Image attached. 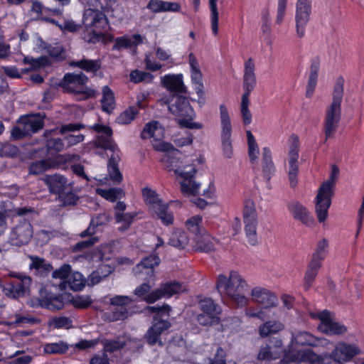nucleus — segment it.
<instances>
[{
    "label": "nucleus",
    "mask_w": 364,
    "mask_h": 364,
    "mask_svg": "<svg viewBox=\"0 0 364 364\" xmlns=\"http://www.w3.org/2000/svg\"><path fill=\"white\" fill-rule=\"evenodd\" d=\"M90 128L100 134L93 142L95 146L109 149L113 152L107 165L108 175L114 183H121L123 176L117 166L119 160V150L117 145L112 141V129L102 124H95Z\"/></svg>",
    "instance_id": "nucleus-1"
},
{
    "label": "nucleus",
    "mask_w": 364,
    "mask_h": 364,
    "mask_svg": "<svg viewBox=\"0 0 364 364\" xmlns=\"http://www.w3.org/2000/svg\"><path fill=\"white\" fill-rule=\"evenodd\" d=\"M216 287L221 294L228 296L238 306L243 307L248 304L249 299L244 294L248 291L249 286L237 272L231 271L228 277L220 274Z\"/></svg>",
    "instance_id": "nucleus-2"
},
{
    "label": "nucleus",
    "mask_w": 364,
    "mask_h": 364,
    "mask_svg": "<svg viewBox=\"0 0 364 364\" xmlns=\"http://www.w3.org/2000/svg\"><path fill=\"white\" fill-rule=\"evenodd\" d=\"M343 77L337 79L333 92L331 105L326 108L324 119V133L326 140L331 138L336 132L341 118V102L343 96Z\"/></svg>",
    "instance_id": "nucleus-3"
},
{
    "label": "nucleus",
    "mask_w": 364,
    "mask_h": 364,
    "mask_svg": "<svg viewBox=\"0 0 364 364\" xmlns=\"http://www.w3.org/2000/svg\"><path fill=\"white\" fill-rule=\"evenodd\" d=\"M339 176V169L336 165L331 166L329 178L324 181L318 190L315 198V211L319 223H323L328 216V210L333 196V188Z\"/></svg>",
    "instance_id": "nucleus-4"
},
{
    "label": "nucleus",
    "mask_w": 364,
    "mask_h": 364,
    "mask_svg": "<svg viewBox=\"0 0 364 364\" xmlns=\"http://www.w3.org/2000/svg\"><path fill=\"white\" fill-rule=\"evenodd\" d=\"M82 22L85 28L82 34L85 41L95 43L102 38V31L108 24L107 18L102 11L86 9L83 13Z\"/></svg>",
    "instance_id": "nucleus-5"
},
{
    "label": "nucleus",
    "mask_w": 364,
    "mask_h": 364,
    "mask_svg": "<svg viewBox=\"0 0 364 364\" xmlns=\"http://www.w3.org/2000/svg\"><path fill=\"white\" fill-rule=\"evenodd\" d=\"M164 103L168 104V110L177 117L181 127L196 129L203 128L202 124L192 121L194 111L186 97L173 95L170 102L164 101Z\"/></svg>",
    "instance_id": "nucleus-6"
},
{
    "label": "nucleus",
    "mask_w": 364,
    "mask_h": 364,
    "mask_svg": "<svg viewBox=\"0 0 364 364\" xmlns=\"http://www.w3.org/2000/svg\"><path fill=\"white\" fill-rule=\"evenodd\" d=\"M88 77L82 73H67L59 82L63 90L75 95L78 100H84L96 95L95 90L86 85Z\"/></svg>",
    "instance_id": "nucleus-7"
},
{
    "label": "nucleus",
    "mask_w": 364,
    "mask_h": 364,
    "mask_svg": "<svg viewBox=\"0 0 364 364\" xmlns=\"http://www.w3.org/2000/svg\"><path fill=\"white\" fill-rule=\"evenodd\" d=\"M142 195L146 204L149 206L152 214H155L165 225H171L173 222V215L169 210L168 204L165 203L157 193L146 187L142 190Z\"/></svg>",
    "instance_id": "nucleus-8"
},
{
    "label": "nucleus",
    "mask_w": 364,
    "mask_h": 364,
    "mask_svg": "<svg viewBox=\"0 0 364 364\" xmlns=\"http://www.w3.org/2000/svg\"><path fill=\"white\" fill-rule=\"evenodd\" d=\"M220 139L223 154L225 158L230 159L233 155L232 140V125L229 111L224 104L220 105Z\"/></svg>",
    "instance_id": "nucleus-9"
},
{
    "label": "nucleus",
    "mask_w": 364,
    "mask_h": 364,
    "mask_svg": "<svg viewBox=\"0 0 364 364\" xmlns=\"http://www.w3.org/2000/svg\"><path fill=\"white\" fill-rule=\"evenodd\" d=\"M200 162L199 159H196L191 164H182L176 169V174L183 178L181 183V190L186 196H195L199 192L200 184L193 178L196 173V163Z\"/></svg>",
    "instance_id": "nucleus-10"
},
{
    "label": "nucleus",
    "mask_w": 364,
    "mask_h": 364,
    "mask_svg": "<svg viewBox=\"0 0 364 364\" xmlns=\"http://www.w3.org/2000/svg\"><path fill=\"white\" fill-rule=\"evenodd\" d=\"M43 126V118L39 114L21 116L17 126L12 129L11 136L18 139L38 132Z\"/></svg>",
    "instance_id": "nucleus-11"
},
{
    "label": "nucleus",
    "mask_w": 364,
    "mask_h": 364,
    "mask_svg": "<svg viewBox=\"0 0 364 364\" xmlns=\"http://www.w3.org/2000/svg\"><path fill=\"white\" fill-rule=\"evenodd\" d=\"M299 146L298 136L291 134L288 140L287 149L288 176L291 187H295L297 183Z\"/></svg>",
    "instance_id": "nucleus-12"
},
{
    "label": "nucleus",
    "mask_w": 364,
    "mask_h": 364,
    "mask_svg": "<svg viewBox=\"0 0 364 364\" xmlns=\"http://www.w3.org/2000/svg\"><path fill=\"white\" fill-rule=\"evenodd\" d=\"M360 354L361 349L358 344L340 341L335 345L328 357L333 364H344Z\"/></svg>",
    "instance_id": "nucleus-13"
},
{
    "label": "nucleus",
    "mask_w": 364,
    "mask_h": 364,
    "mask_svg": "<svg viewBox=\"0 0 364 364\" xmlns=\"http://www.w3.org/2000/svg\"><path fill=\"white\" fill-rule=\"evenodd\" d=\"M33 235L32 225L28 220H23L11 229L8 242L11 245L19 247L28 244Z\"/></svg>",
    "instance_id": "nucleus-14"
},
{
    "label": "nucleus",
    "mask_w": 364,
    "mask_h": 364,
    "mask_svg": "<svg viewBox=\"0 0 364 364\" xmlns=\"http://www.w3.org/2000/svg\"><path fill=\"white\" fill-rule=\"evenodd\" d=\"M310 316L311 318H318L320 321L318 328L322 333L332 336L343 335L347 332V327L334 321L328 311L311 312Z\"/></svg>",
    "instance_id": "nucleus-15"
},
{
    "label": "nucleus",
    "mask_w": 364,
    "mask_h": 364,
    "mask_svg": "<svg viewBox=\"0 0 364 364\" xmlns=\"http://www.w3.org/2000/svg\"><path fill=\"white\" fill-rule=\"evenodd\" d=\"M326 356L316 354L312 350H296L291 348L285 354V358L292 362H308L309 364H333L332 361L325 363Z\"/></svg>",
    "instance_id": "nucleus-16"
},
{
    "label": "nucleus",
    "mask_w": 364,
    "mask_h": 364,
    "mask_svg": "<svg viewBox=\"0 0 364 364\" xmlns=\"http://www.w3.org/2000/svg\"><path fill=\"white\" fill-rule=\"evenodd\" d=\"M186 288L178 282H170L162 284L158 289L150 292L144 299L146 303L152 304L162 297H171L185 291Z\"/></svg>",
    "instance_id": "nucleus-17"
},
{
    "label": "nucleus",
    "mask_w": 364,
    "mask_h": 364,
    "mask_svg": "<svg viewBox=\"0 0 364 364\" xmlns=\"http://www.w3.org/2000/svg\"><path fill=\"white\" fill-rule=\"evenodd\" d=\"M311 0H298L296 4L295 21L298 37L305 34V28L311 12Z\"/></svg>",
    "instance_id": "nucleus-18"
},
{
    "label": "nucleus",
    "mask_w": 364,
    "mask_h": 364,
    "mask_svg": "<svg viewBox=\"0 0 364 364\" xmlns=\"http://www.w3.org/2000/svg\"><path fill=\"white\" fill-rule=\"evenodd\" d=\"M155 149L166 152L162 158L166 168L168 171H173L176 173V169L179 168L182 162L180 161L178 155L180 152L173 148V145L165 142H157L154 144Z\"/></svg>",
    "instance_id": "nucleus-19"
},
{
    "label": "nucleus",
    "mask_w": 364,
    "mask_h": 364,
    "mask_svg": "<svg viewBox=\"0 0 364 364\" xmlns=\"http://www.w3.org/2000/svg\"><path fill=\"white\" fill-rule=\"evenodd\" d=\"M291 345L308 346L315 348H328L332 343L325 338H318L306 331H299L293 333L291 341Z\"/></svg>",
    "instance_id": "nucleus-20"
},
{
    "label": "nucleus",
    "mask_w": 364,
    "mask_h": 364,
    "mask_svg": "<svg viewBox=\"0 0 364 364\" xmlns=\"http://www.w3.org/2000/svg\"><path fill=\"white\" fill-rule=\"evenodd\" d=\"M14 277L18 278L16 281L12 282L4 287V294L10 298L16 299L23 296L25 293L28 290L31 283V279L26 275L14 274Z\"/></svg>",
    "instance_id": "nucleus-21"
},
{
    "label": "nucleus",
    "mask_w": 364,
    "mask_h": 364,
    "mask_svg": "<svg viewBox=\"0 0 364 364\" xmlns=\"http://www.w3.org/2000/svg\"><path fill=\"white\" fill-rule=\"evenodd\" d=\"M160 263V258L156 255H150L144 258L141 262L137 264L133 269L135 276L149 281L154 276V268Z\"/></svg>",
    "instance_id": "nucleus-22"
},
{
    "label": "nucleus",
    "mask_w": 364,
    "mask_h": 364,
    "mask_svg": "<svg viewBox=\"0 0 364 364\" xmlns=\"http://www.w3.org/2000/svg\"><path fill=\"white\" fill-rule=\"evenodd\" d=\"M257 85L255 75V65L252 58H249L245 62L242 76V89L244 93L242 96L250 97L251 92Z\"/></svg>",
    "instance_id": "nucleus-23"
},
{
    "label": "nucleus",
    "mask_w": 364,
    "mask_h": 364,
    "mask_svg": "<svg viewBox=\"0 0 364 364\" xmlns=\"http://www.w3.org/2000/svg\"><path fill=\"white\" fill-rule=\"evenodd\" d=\"M252 300L264 309H269L277 304V298L274 294L267 289L256 287L251 290Z\"/></svg>",
    "instance_id": "nucleus-24"
},
{
    "label": "nucleus",
    "mask_w": 364,
    "mask_h": 364,
    "mask_svg": "<svg viewBox=\"0 0 364 364\" xmlns=\"http://www.w3.org/2000/svg\"><path fill=\"white\" fill-rule=\"evenodd\" d=\"M287 209L295 220L300 221L307 227L314 226V218L310 215L307 208L299 202L291 201L288 204Z\"/></svg>",
    "instance_id": "nucleus-25"
},
{
    "label": "nucleus",
    "mask_w": 364,
    "mask_h": 364,
    "mask_svg": "<svg viewBox=\"0 0 364 364\" xmlns=\"http://www.w3.org/2000/svg\"><path fill=\"white\" fill-rule=\"evenodd\" d=\"M92 9H97L103 13L106 12L112 17L121 19L123 17L122 8L115 1L112 0H90L89 4Z\"/></svg>",
    "instance_id": "nucleus-26"
},
{
    "label": "nucleus",
    "mask_w": 364,
    "mask_h": 364,
    "mask_svg": "<svg viewBox=\"0 0 364 364\" xmlns=\"http://www.w3.org/2000/svg\"><path fill=\"white\" fill-rule=\"evenodd\" d=\"M134 300L128 296L123 295H116L110 298L109 304L119 308V310L113 311L112 319L113 321L123 320L128 316L129 312L127 306L130 305Z\"/></svg>",
    "instance_id": "nucleus-27"
},
{
    "label": "nucleus",
    "mask_w": 364,
    "mask_h": 364,
    "mask_svg": "<svg viewBox=\"0 0 364 364\" xmlns=\"http://www.w3.org/2000/svg\"><path fill=\"white\" fill-rule=\"evenodd\" d=\"M171 323L167 320L161 319L157 322L154 323L146 331L145 334V338L147 343L151 345L159 344L162 346L161 340V335L162 333L168 328H170Z\"/></svg>",
    "instance_id": "nucleus-28"
},
{
    "label": "nucleus",
    "mask_w": 364,
    "mask_h": 364,
    "mask_svg": "<svg viewBox=\"0 0 364 364\" xmlns=\"http://www.w3.org/2000/svg\"><path fill=\"white\" fill-rule=\"evenodd\" d=\"M161 83L170 92L185 93L186 87L182 74H167L161 77Z\"/></svg>",
    "instance_id": "nucleus-29"
},
{
    "label": "nucleus",
    "mask_w": 364,
    "mask_h": 364,
    "mask_svg": "<svg viewBox=\"0 0 364 364\" xmlns=\"http://www.w3.org/2000/svg\"><path fill=\"white\" fill-rule=\"evenodd\" d=\"M188 63L191 70V77L192 83L194 85V89L198 95L203 94V75L199 66L198 60L193 53L188 54Z\"/></svg>",
    "instance_id": "nucleus-30"
},
{
    "label": "nucleus",
    "mask_w": 364,
    "mask_h": 364,
    "mask_svg": "<svg viewBox=\"0 0 364 364\" xmlns=\"http://www.w3.org/2000/svg\"><path fill=\"white\" fill-rule=\"evenodd\" d=\"M284 353L281 340H276L274 346L266 345L261 347L257 358L261 360H270L279 358Z\"/></svg>",
    "instance_id": "nucleus-31"
},
{
    "label": "nucleus",
    "mask_w": 364,
    "mask_h": 364,
    "mask_svg": "<svg viewBox=\"0 0 364 364\" xmlns=\"http://www.w3.org/2000/svg\"><path fill=\"white\" fill-rule=\"evenodd\" d=\"M193 247L198 252H209L215 250V240L205 230L194 237Z\"/></svg>",
    "instance_id": "nucleus-32"
},
{
    "label": "nucleus",
    "mask_w": 364,
    "mask_h": 364,
    "mask_svg": "<svg viewBox=\"0 0 364 364\" xmlns=\"http://www.w3.org/2000/svg\"><path fill=\"white\" fill-rule=\"evenodd\" d=\"M51 193L61 196L68 186L66 178L63 176L55 174L46 176L44 178Z\"/></svg>",
    "instance_id": "nucleus-33"
},
{
    "label": "nucleus",
    "mask_w": 364,
    "mask_h": 364,
    "mask_svg": "<svg viewBox=\"0 0 364 364\" xmlns=\"http://www.w3.org/2000/svg\"><path fill=\"white\" fill-rule=\"evenodd\" d=\"M320 68V62L318 59L315 58L311 60L309 73L308 77V83L306 85V95L307 97L312 96L317 85L318 71Z\"/></svg>",
    "instance_id": "nucleus-34"
},
{
    "label": "nucleus",
    "mask_w": 364,
    "mask_h": 364,
    "mask_svg": "<svg viewBox=\"0 0 364 364\" xmlns=\"http://www.w3.org/2000/svg\"><path fill=\"white\" fill-rule=\"evenodd\" d=\"M164 129L157 122H151L146 124L143 129L141 136L143 139L153 138L156 141H159L164 137Z\"/></svg>",
    "instance_id": "nucleus-35"
},
{
    "label": "nucleus",
    "mask_w": 364,
    "mask_h": 364,
    "mask_svg": "<svg viewBox=\"0 0 364 364\" xmlns=\"http://www.w3.org/2000/svg\"><path fill=\"white\" fill-rule=\"evenodd\" d=\"M189 242L187 233L181 230L177 229L172 232L168 240V245L179 249H185Z\"/></svg>",
    "instance_id": "nucleus-36"
},
{
    "label": "nucleus",
    "mask_w": 364,
    "mask_h": 364,
    "mask_svg": "<svg viewBox=\"0 0 364 364\" xmlns=\"http://www.w3.org/2000/svg\"><path fill=\"white\" fill-rule=\"evenodd\" d=\"M262 171L265 178L269 180L273 175L275 168L272 160V153L268 147L262 149Z\"/></svg>",
    "instance_id": "nucleus-37"
},
{
    "label": "nucleus",
    "mask_w": 364,
    "mask_h": 364,
    "mask_svg": "<svg viewBox=\"0 0 364 364\" xmlns=\"http://www.w3.org/2000/svg\"><path fill=\"white\" fill-rule=\"evenodd\" d=\"M70 66L80 68L87 73H96L100 68V63L98 60L82 59L74 60L70 63Z\"/></svg>",
    "instance_id": "nucleus-38"
},
{
    "label": "nucleus",
    "mask_w": 364,
    "mask_h": 364,
    "mask_svg": "<svg viewBox=\"0 0 364 364\" xmlns=\"http://www.w3.org/2000/svg\"><path fill=\"white\" fill-rule=\"evenodd\" d=\"M136 216V213H120L115 212L114 218L117 223L121 224L119 230L124 232L129 229L134 218Z\"/></svg>",
    "instance_id": "nucleus-39"
},
{
    "label": "nucleus",
    "mask_w": 364,
    "mask_h": 364,
    "mask_svg": "<svg viewBox=\"0 0 364 364\" xmlns=\"http://www.w3.org/2000/svg\"><path fill=\"white\" fill-rule=\"evenodd\" d=\"M96 193L110 202H115L124 196V191L120 188H110L109 189L97 188Z\"/></svg>",
    "instance_id": "nucleus-40"
},
{
    "label": "nucleus",
    "mask_w": 364,
    "mask_h": 364,
    "mask_svg": "<svg viewBox=\"0 0 364 364\" xmlns=\"http://www.w3.org/2000/svg\"><path fill=\"white\" fill-rule=\"evenodd\" d=\"M246 136L248 146V156L252 164L257 162L259 154V149L256 139L251 131H246Z\"/></svg>",
    "instance_id": "nucleus-41"
},
{
    "label": "nucleus",
    "mask_w": 364,
    "mask_h": 364,
    "mask_svg": "<svg viewBox=\"0 0 364 364\" xmlns=\"http://www.w3.org/2000/svg\"><path fill=\"white\" fill-rule=\"evenodd\" d=\"M321 266L315 262H310L308 268L305 272L304 279V288L308 291L313 284V282L317 275L318 271Z\"/></svg>",
    "instance_id": "nucleus-42"
},
{
    "label": "nucleus",
    "mask_w": 364,
    "mask_h": 364,
    "mask_svg": "<svg viewBox=\"0 0 364 364\" xmlns=\"http://www.w3.org/2000/svg\"><path fill=\"white\" fill-rule=\"evenodd\" d=\"M101 104L102 110L107 113H110L114 109V93L108 86H105L102 88Z\"/></svg>",
    "instance_id": "nucleus-43"
},
{
    "label": "nucleus",
    "mask_w": 364,
    "mask_h": 364,
    "mask_svg": "<svg viewBox=\"0 0 364 364\" xmlns=\"http://www.w3.org/2000/svg\"><path fill=\"white\" fill-rule=\"evenodd\" d=\"M328 252V241L323 238L317 242L316 249L313 255L311 262H315L321 266Z\"/></svg>",
    "instance_id": "nucleus-44"
},
{
    "label": "nucleus",
    "mask_w": 364,
    "mask_h": 364,
    "mask_svg": "<svg viewBox=\"0 0 364 364\" xmlns=\"http://www.w3.org/2000/svg\"><path fill=\"white\" fill-rule=\"evenodd\" d=\"M54 130H46L44 132V137L46 139V147L49 152H60L64 149L63 140L60 138H49L51 136Z\"/></svg>",
    "instance_id": "nucleus-45"
},
{
    "label": "nucleus",
    "mask_w": 364,
    "mask_h": 364,
    "mask_svg": "<svg viewBox=\"0 0 364 364\" xmlns=\"http://www.w3.org/2000/svg\"><path fill=\"white\" fill-rule=\"evenodd\" d=\"M66 282L73 291H80L85 287L86 280L80 272H70Z\"/></svg>",
    "instance_id": "nucleus-46"
},
{
    "label": "nucleus",
    "mask_w": 364,
    "mask_h": 364,
    "mask_svg": "<svg viewBox=\"0 0 364 364\" xmlns=\"http://www.w3.org/2000/svg\"><path fill=\"white\" fill-rule=\"evenodd\" d=\"M41 305L49 310H59L63 307V302L60 296L47 295L41 300Z\"/></svg>",
    "instance_id": "nucleus-47"
},
{
    "label": "nucleus",
    "mask_w": 364,
    "mask_h": 364,
    "mask_svg": "<svg viewBox=\"0 0 364 364\" xmlns=\"http://www.w3.org/2000/svg\"><path fill=\"white\" fill-rule=\"evenodd\" d=\"M284 328V324L280 321H269L259 327V334L262 337L267 336L269 334L281 331Z\"/></svg>",
    "instance_id": "nucleus-48"
},
{
    "label": "nucleus",
    "mask_w": 364,
    "mask_h": 364,
    "mask_svg": "<svg viewBox=\"0 0 364 364\" xmlns=\"http://www.w3.org/2000/svg\"><path fill=\"white\" fill-rule=\"evenodd\" d=\"M68 349V344L63 341L48 343L43 346V351L48 354H63L66 353Z\"/></svg>",
    "instance_id": "nucleus-49"
},
{
    "label": "nucleus",
    "mask_w": 364,
    "mask_h": 364,
    "mask_svg": "<svg viewBox=\"0 0 364 364\" xmlns=\"http://www.w3.org/2000/svg\"><path fill=\"white\" fill-rule=\"evenodd\" d=\"M55 167V164L50 159H43L33 163L29 168L31 174H39Z\"/></svg>",
    "instance_id": "nucleus-50"
},
{
    "label": "nucleus",
    "mask_w": 364,
    "mask_h": 364,
    "mask_svg": "<svg viewBox=\"0 0 364 364\" xmlns=\"http://www.w3.org/2000/svg\"><path fill=\"white\" fill-rule=\"evenodd\" d=\"M250 105V102L249 97L242 96L240 110L242 123L245 126L250 124L252 121V115L249 109Z\"/></svg>",
    "instance_id": "nucleus-51"
},
{
    "label": "nucleus",
    "mask_w": 364,
    "mask_h": 364,
    "mask_svg": "<svg viewBox=\"0 0 364 364\" xmlns=\"http://www.w3.org/2000/svg\"><path fill=\"white\" fill-rule=\"evenodd\" d=\"M200 310L205 314L218 316L221 313V309L215 304L211 299H204L200 301Z\"/></svg>",
    "instance_id": "nucleus-52"
},
{
    "label": "nucleus",
    "mask_w": 364,
    "mask_h": 364,
    "mask_svg": "<svg viewBox=\"0 0 364 364\" xmlns=\"http://www.w3.org/2000/svg\"><path fill=\"white\" fill-rule=\"evenodd\" d=\"M154 75L149 73L134 70L130 73L129 80L133 83H150L154 80Z\"/></svg>",
    "instance_id": "nucleus-53"
},
{
    "label": "nucleus",
    "mask_w": 364,
    "mask_h": 364,
    "mask_svg": "<svg viewBox=\"0 0 364 364\" xmlns=\"http://www.w3.org/2000/svg\"><path fill=\"white\" fill-rule=\"evenodd\" d=\"M245 231L246 237L248 240L249 243L251 245H255L257 244V220L255 221H245Z\"/></svg>",
    "instance_id": "nucleus-54"
},
{
    "label": "nucleus",
    "mask_w": 364,
    "mask_h": 364,
    "mask_svg": "<svg viewBox=\"0 0 364 364\" xmlns=\"http://www.w3.org/2000/svg\"><path fill=\"white\" fill-rule=\"evenodd\" d=\"M202 217L200 215H194L188 219L186 222L187 229L192 233L199 235L204 232L205 230L201 225Z\"/></svg>",
    "instance_id": "nucleus-55"
},
{
    "label": "nucleus",
    "mask_w": 364,
    "mask_h": 364,
    "mask_svg": "<svg viewBox=\"0 0 364 364\" xmlns=\"http://www.w3.org/2000/svg\"><path fill=\"white\" fill-rule=\"evenodd\" d=\"M210 10V23L213 33L216 36L218 33V11L217 6L218 0H208Z\"/></svg>",
    "instance_id": "nucleus-56"
},
{
    "label": "nucleus",
    "mask_w": 364,
    "mask_h": 364,
    "mask_svg": "<svg viewBox=\"0 0 364 364\" xmlns=\"http://www.w3.org/2000/svg\"><path fill=\"white\" fill-rule=\"evenodd\" d=\"M72 320L67 316H55L49 321L50 326L54 328H70L72 327Z\"/></svg>",
    "instance_id": "nucleus-57"
},
{
    "label": "nucleus",
    "mask_w": 364,
    "mask_h": 364,
    "mask_svg": "<svg viewBox=\"0 0 364 364\" xmlns=\"http://www.w3.org/2000/svg\"><path fill=\"white\" fill-rule=\"evenodd\" d=\"M243 220L244 222L257 220V215L255 204L252 200H247L245 202L243 210Z\"/></svg>",
    "instance_id": "nucleus-58"
},
{
    "label": "nucleus",
    "mask_w": 364,
    "mask_h": 364,
    "mask_svg": "<svg viewBox=\"0 0 364 364\" xmlns=\"http://www.w3.org/2000/svg\"><path fill=\"white\" fill-rule=\"evenodd\" d=\"M102 343L105 353H114L118 350H120L125 346L124 341L119 338L117 340L106 339L102 341Z\"/></svg>",
    "instance_id": "nucleus-59"
},
{
    "label": "nucleus",
    "mask_w": 364,
    "mask_h": 364,
    "mask_svg": "<svg viewBox=\"0 0 364 364\" xmlns=\"http://www.w3.org/2000/svg\"><path fill=\"white\" fill-rule=\"evenodd\" d=\"M31 259V264L29 265L31 269H36L37 270H43L48 272L52 269V267L50 264L46 262L45 259L36 257V256H29Z\"/></svg>",
    "instance_id": "nucleus-60"
},
{
    "label": "nucleus",
    "mask_w": 364,
    "mask_h": 364,
    "mask_svg": "<svg viewBox=\"0 0 364 364\" xmlns=\"http://www.w3.org/2000/svg\"><path fill=\"white\" fill-rule=\"evenodd\" d=\"M136 114L137 111L134 107H129L121 113L117 117V122L120 124H129L134 119Z\"/></svg>",
    "instance_id": "nucleus-61"
},
{
    "label": "nucleus",
    "mask_w": 364,
    "mask_h": 364,
    "mask_svg": "<svg viewBox=\"0 0 364 364\" xmlns=\"http://www.w3.org/2000/svg\"><path fill=\"white\" fill-rule=\"evenodd\" d=\"M198 322L202 326H212L220 322V318L213 314L203 313L197 316Z\"/></svg>",
    "instance_id": "nucleus-62"
},
{
    "label": "nucleus",
    "mask_w": 364,
    "mask_h": 364,
    "mask_svg": "<svg viewBox=\"0 0 364 364\" xmlns=\"http://www.w3.org/2000/svg\"><path fill=\"white\" fill-rule=\"evenodd\" d=\"M52 23L57 25L63 32L75 33L80 28V25L71 19L64 20L62 23L53 20Z\"/></svg>",
    "instance_id": "nucleus-63"
},
{
    "label": "nucleus",
    "mask_w": 364,
    "mask_h": 364,
    "mask_svg": "<svg viewBox=\"0 0 364 364\" xmlns=\"http://www.w3.org/2000/svg\"><path fill=\"white\" fill-rule=\"evenodd\" d=\"M71 272V266L70 264H63L59 269H55L52 273V277L55 279H60L64 280L68 279V276Z\"/></svg>",
    "instance_id": "nucleus-64"
}]
</instances>
